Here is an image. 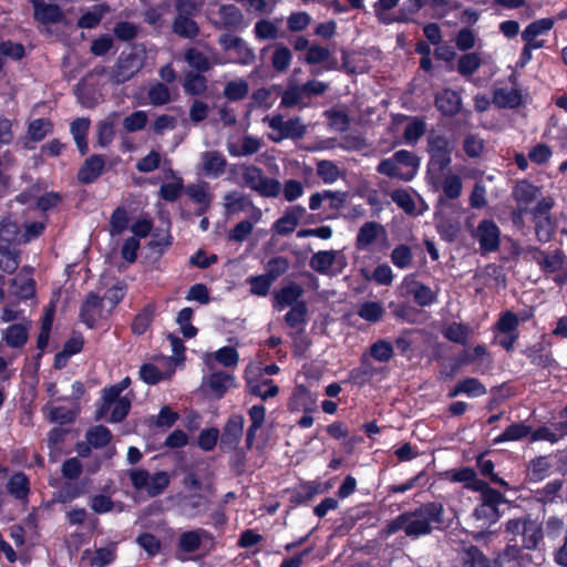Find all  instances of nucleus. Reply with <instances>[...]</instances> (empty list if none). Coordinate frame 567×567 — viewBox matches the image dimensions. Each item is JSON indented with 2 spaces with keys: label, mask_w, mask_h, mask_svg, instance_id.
<instances>
[{
  "label": "nucleus",
  "mask_w": 567,
  "mask_h": 567,
  "mask_svg": "<svg viewBox=\"0 0 567 567\" xmlns=\"http://www.w3.org/2000/svg\"><path fill=\"white\" fill-rule=\"evenodd\" d=\"M444 522V507L441 503L431 502L421 505L414 511L405 512L389 522L382 534L389 537L400 530L412 539L431 534L440 529Z\"/></svg>",
  "instance_id": "nucleus-1"
},
{
  "label": "nucleus",
  "mask_w": 567,
  "mask_h": 567,
  "mask_svg": "<svg viewBox=\"0 0 567 567\" xmlns=\"http://www.w3.org/2000/svg\"><path fill=\"white\" fill-rule=\"evenodd\" d=\"M504 533L509 540L522 539V548L533 550L543 540L542 524L529 514L507 519L503 525Z\"/></svg>",
  "instance_id": "nucleus-2"
},
{
  "label": "nucleus",
  "mask_w": 567,
  "mask_h": 567,
  "mask_svg": "<svg viewBox=\"0 0 567 567\" xmlns=\"http://www.w3.org/2000/svg\"><path fill=\"white\" fill-rule=\"evenodd\" d=\"M419 168V157L410 151L401 150L393 156L382 159L377 166V172L391 178L410 182L415 177Z\"/></svg>",
  "instance_id": "nucleus-3"
},
{
  "label": "nucleus",
  "mask_w": 567,
  "mask_h": 567,
  "mask_svg": "<svg viewBox=\"0 0 567 567\" xmlns=\"http://www.w3.org/2000/svg\"><path fill=\"white\" fill-rule=\"evenodd\" d=\"M453 148V143L445 136L433 135L429 138L427 151L430 161L426 179L433 189L439 188V174L451 164Z\"/></svg>",
  "instance_id": "nucleus-4"
},
{
  "label": "nucleus",
  "mask_w": 567,
  "mask_h": 567,
  "mask_svg": "<svg viewBox=\"0 0 567 567\" xmlns=\"http://www.w3.org/2000/svg\"><path fill=\"white\" fill-rule=\"evenodd\" d=\"M480 492V504L474 508L472 517L477 523V527L486 528L499 519L498 506L504 503V496L489 486Z\"/></svg>",
  "instance_id": "nucleus-5"
},
{
  "label": "nucleus",
  "mask_w": 567,
  "mask_h": 567,
  "mask_svg": "<svg viewBox=\"0 0 567 567\" xmlns=\"http://www.w3.org/2000/svg\"><path fill=\"white\" fill-rule=\"evenodd\" d=\"M262 122L271 130L268 137L275 143H279L288 138L299 140L303 137L307 132V127L300 117L285 120L282 115L277 114L264 117Z\"/></svg>",
  "instance_id": "nucleus-6"
},
{
  "label": "nucleus",
  "mask_w": 567,
  "mask_h": 567,
  "mask_svg": "<svg viewBox=\"0 0 567 567\" xmlns=\"http://www.w3.org/2000/svg\"><path fill=\"white\" fill-rule=\"evenodd\" d=\"M128 476L135 489L145 492L151 497L162 494L171 482L165 471L150 473L143 468H133L128 472Z\"/></svg>",
  "instance_id": "nucleus-7"
},
{
  "label": "nucleus",
  "mask_w": 567,
  "mask_h": 567,
  "mask_svg": "<svg viewBox=\"0 0 567 567\" xmlns=\"http://www.w3.org/2000/svg\"><path fill=\"white\" fill-rule=\"evenodd\" d=\"M241 177L247 187L262 197H277L281 192L280 182L266 176L262 169L255 165L243 166Z\"/></svg>",
  "instance_id": "nucleus-8"
},
{
  "label": "nucleus",
  "mask_w": 567,
  "mask_h": 567,
  "mask_svg": "<svg viewBox=\"0 0 567 567\" xmlns=\"http://www.w3.org/2000/svg\"><path fill=\"white\" fill-rule=\"evenodd\" d=\"M472 238L478 244L482 256L496 252L501 247L502 231L493 219H482L471 231Z\"/></svg>",
  "instance_id": "nucleus-9"
},
{
  "label": "nucleus",
  "mask_w": 567,
  "mask_h": 567,
  "mask_svg": "<svg viewBox=\"0 0 567 567\" xmlns=\"http://www.w3.org/2000/svg\"><path fill=\"white\" fill-rule=\"evenodd\" d=\"M535 261L547 274H555L554 281L558 285L567 282V258L560 250L546 252L534 249Z\"/></svg>",
  "instance_id": "nucleus-10"
},
{
  "label": "nucleus",
  "mask_w": 567,
  "mask_h": 567,
  "mask_svg": "<svg viewBox=\"0 0 567 567\" xmlns=\"http://www.w3.org/2000/svg\"><path fill=\"white\" fill-rule=\"evenodd\" d=\"M223 199L225 214L227 216L245 213L247 217L252 218V220L261 221L262 210L256 206L248 196L234 190L225 194Z\"/></svg>",
  "instance_id": "nucleus-11"
},
{
  "label": "nucleus",
  "mask_w": 567,
  "mask_h": 567,
  "mask_svg": "<svg viewBox=\"0 0 567 567\" xmlns=\"http://www.w3.org/2000/svg\"><path fill=\"white\" fill-rule=\"evenodd\" d=\"M209 532L203 528L185 530L179 534L177 539V558L179 560L188 559V555L198 551L206 540H212Z\"/></svg>",
  "instance_id": "nucleus-12"
},
{
  "label": "nucleus",
  "mask_w": 567,
  "mask_h": 567,
  "mask_svg": "<svg viewBox=\"0 0 567 567\" xmlns=\"http://www.w3.org/2000/svg\"><path fill=\"white\" fill-rule=\"evenodd\" d=\"M346 266L344 256L336 250H321L312 255L310 267L320 274H330L334 269L341 271Z\"/></svg>",
  "instance_id": "nucleus-13"
},
{
  "label": "nucleus",
  "mask_w": 567,
  "mask_h": 567,
  "mask_svg": "<svg viewBox=\"0 0 567 567\" xmlns=\"http://www.w3.org/2000/svg\"><path fill=\"white\" fill-rule=\"evenodd\" d=\"M554 27V20L543 18L529 23L522 32V39L532 48L542 49L545 47V40L542 38L549 33Z\"/></svg>",
  "instance_id": "nucleus-14"
},
{
  "label": "nucleus",
  "mask_w": 567,
  "mask_h": 567,
  "mask_svg": "<svg viewBox=\"0 0 567 567\" xmlns=\"http://www.w3.org/2000/svg\"><path fill=\"white\" fill-rule=\"evenodd\" d=\"M401 288L406 293L411 295L414 301L421 307L430 306L436 300L435 292L430 287L419 282L413 275L404 277Z\"/></svg>",
  "instance_id": "nucleus-15"
},
{
  "label": "nucleus",
  "mask_w": 567,
  "mask_h": 567,
  "mask_svg": "<svg viewBox=\"0 0 567 567\" xmlns=\"http://www.w3.org/2000/svg\"><path fill=\"white\" fill-rule=\"evenodd\" d=\"M142 68V62L136 54L121 55L115 64L111 80L121 84L131 80Z\"/></svg>",
  "instance_id": "nucleus-16"
},
{
  "label": "nucleus",
  "mask_w": 567,
  "mask_h": 567,
  "mask_svg": "<svg viewBox=\"0 0 567 567\" xmlns=\"http://www.w3.org/2000/svg\"><path fill=\"white\" fill-rule=\"evenodd\" d=\"M306 213V208L301 205L288 207L284 215L274 223L272 230L281 236L291 234L299 221L305 217Z\"/></svg>",
  "instance_id": "nucleus-17"
},
{
  "label": "nucleus",
  "mask_w": 567,
  "mask_h": 567,
  "mask_svg": "<svg viewBox=\"0 0 567 567\" xmlns=\"http://www.w3.org/2000/svg\"><path fill=\"white\" fill-rule=\"evenodd\" d=\"M31 321L22 319L2 330V341L11 349H22L29 339Z\"/></svg>",
  "instance_id": "nucleus-18"
},
{
  "label": "nucleus",
  "mask_w": 567,
  "mask_h": 567,
  "mask_svg": "<svg viewBox=\"0 0 567 567\" xmlns=\"http://www.w3.org/2000/svg\"><path fill=\"white\" fill-rule=\"evenodd\" d=\"M434 103L436 109L444 116H454L462 109L461 94L452 89H443L435 94Z\"/></svg>",
  "instance_id": "nucleus-19"
},
{
  "label": "nucleus",
  "mask_w": 567,
  "mask_h": 567,
  "mask_svg": "<svg viewBox=\"0 0 567 567\" xmlns=\"http://www.w3.org/2000/svg\"><path fill=\"white\" fill-rule=\"evenodd\" d=\"M227 159L218 151H206L200 154V168L205 176L219 177L225 173Z\"/></svg>",
  "instance_id": "nucleus-20"
},
{
  "label": "nucleus",
  "mask_w": 567,
  "mask_h": 567,
  "mask_svg": "<svg viewBox=\"0 0 567 567\" xmlns=\"http://www.w3.org/2000/svg\"><path fill=\"white\" fill-rule=\"evenodd\" d=\"M82 321L93 328L97 320L104 318V301L95 293H90L81 307Z\"/></svg>",
  "instance_id": "nucleus-21"
},
{
  "label": "nucleus",
  "mask_w": 567,
  "mask_h": 567,
  "mask_svg": "<svg viewBox=\"0 0 567 567\" xmlns=\"http://www.w3.org/2000/svg\"><path fill=\"white\" fill-rule=\"evenodd\" d=\"M303 289L300 285L291 281L281 287L274 296V307L281 311L287 307H293L302 296Z\"/></svg>",
  "instance_id": "nucleus-22"
},
{
  "label": "nucleus",
  "mask_w": 567,
  "mask_h": 567,
  "mask_svg": "<svg viewBox=\"0 0 567 567\" xmlns=\"http://www.w3.org/2000/svg\"><path fill=\"white\" fill-rule=\"evenodd\" d=\"M218 14V28L240 30L247 25L241 11L234 4L220 7Z\"/></svg>",
  "instance_id": "nucleus-23"
},
{
  "label": "nucleus",
  "mask_w": 567,
  "mask_h": 567,
  "mask_svg": "<svg viewBox=\"0 0 567 567\" xmlns=\"http://www.w3.org/2000/svg\"><path fill=\"white\" fill-rule=\"evenodd\" d=\"M35 282L29 269H21V271L12 279L11 289L12 293L21 299L31 298L34 295Z\"/></svg>",
  "instance_id": "nucleus-24"
},
{
  "label": "nucleus",
  "mask_w": 567,
  "mask_h": 567,
  "mask_svg": "<svg viewBox=\"0 0 567 567\" xmlns=\"http://www.w3.org/2000/svg\"><path fill=\"white\" fill-rule=\"evenodd\" d=\"M244 416L243 415H233L224 427V432L221 435V444L228 446L229 449H234L239 443L243 431H244Z\"/></svg>",
  "instance_id": "nucleus-25"
},
{
  "label": "nucleus",
  "mask_w": 567,
  "mask_h": 567,
  "mask_svg": "<svg viewBox=\"0 0 567 567\" xmlns=\"http://www.w3.org/2000/svg\"><path fill=\"white\" fill-rule=\"evenodd\" d=\"M445 476L452 482L464 483L466 488L477 492L488 486L485 482L478 480L475 471L470 467L449 471Z\"/></svg>",
  "instance_id": "nucleus-26"
},
{
  "label": "nucleus",
  "mask_w": 567,
  "mask_h": 567,
  "mask_svg": "<svg viewBox=\"0 0 567 567\" xmlns=\"http://www.w3.org/2000/svg\"><path fill=\"white\" fill-rule=\"evenodd\" d=\"M34 18L43 24L58 23L63 19V12L56 4L45 3L41 0H32Z\"/></svg>",
  "instance_id": "nucleus-27"
},
{
  "label": "nucleus",
  "mask_w": 567,
  "mask_h": 567,
  "mask_svg": "<svg viewBox=\"0 0 567 567\" xmlns=\"http://www.w3.org/2000/svg\"><path fill=\"white\" fill-rule=\"evenodd\" d=\"M475 362H477L476 371L484 372L489 368L491 360L488 359L485 346L478 344L472 350H464L460 354V364H470Z\"/></svg>",
  "instance_id": "nucleus-28"
},
{
  "label": "nucleus",
  "mask_w": 567,
  "mask_h": 567,
  "mask_svg": "<svg viewBox=\"0 0 567 567\" xmlns=\"http://www.w3.org/2000/svg\"><path fill=\"white\" fill-rule=\"evenodd\" d=\"M185 62L196 72H207L215 64H220L218 60H210L204 52L197 48H188L184 53Z\"/></svg>",
  "instance_id": "nucleus-29"
},
{
  "label": "nucleus",
  "mask_w": 567,
  "mask_h": 567,
  "mask_svg": "<svg viewBox=\"0 0 567 567\" xmlns=\"http://www.w3.org/2000/svg\"><path fill=\"white\" fill-rule=\"evenodd\" d=\"M204 382L217 398H221L235 384V379L231 374L219 371L209 374Z\"/></svg>",
  "instance_id": "nucleus-30"
},
{
  "label": "nucleus",
  "mask_w": 567,
  "mask_h": 567,
  "mask_svg": "<svg viewBox=\"0 0 567 567\" xmlns=\"http://www.w3.org/2000/svg\"><path fill=\"white\" fill-rule=\"evenodd\" d=\"M104 164V159L100 155L89 157L79 171V181L82 183L93 182L102 173Z\"/></svg>",
  "instance_id": "nucleus-31"
},
{
  "label": "nucleus",
  "mask_w": 567,
  "mask_h": 567,
  "mask_svg": "<svg viewBox=\"0 0 567 567\" xmlns=\"http://www.w3.org/2000/svg\"><path fill=\"white\" fill-rule=\"evenodd\" d=\"M250 425L247 430L246 442L250 447L256 437L257 431L264 425L266 420V408L262 404H255L248 410Z\"/></svg>",
  "instance_id": "nucleus-32"
},
{
  "label": "nucleus",
  "mask_w": 567,
  "mask_h": 567,
  "mask_svg": "<svg viewBox=\"0 0 567 567\" xmlns=\"http://www.w3.org/2000/svg\"><path fill=\"white\" fill-rule=\"evenodd\" d=\"M385 233L384 227L377 221L363 224L357 235V246L365 248L370 246L380 235Z\"/></svg>",
  "instance_id": "nucleus-33"
},
{
  "label": "nucleus",
  "mask_w": 567,
  "mask_h": 567,
  "mask_svg": "<svg viewBox=\"0 0 567 567\" xmlns=\"http://www.w3.org/2000/svg\"><path fill=\"white\" fill-rule=\"evenodd\" d=\"M462 188L463 184L458 175L449 172L444 174L442 179L439 175V188L436 190L442 189L447 199L458 198L462 194Z\"/></svg>",
  "instance_id": "nucleus-34"
},
{
  "label": "nucleus",
  "mask_w": 567,
  "mask_h": 567,
  "mask_svg": "<svg viewBox=\"0 0 567 567\" xmlns=\"http://www.w3.org/2000/svg\"><path fill=\"white\" fill-rule=\"evenodd\" d=\"M185 193L197 206L210 207L214 198L207 183L190 184L185 188Z\"/></svg>",
  "instance_id": "nucleus-35"
},
{
  "label": "nucleus",
  "mask_w": 567,
  "mask_h": 567,
  "mask_svg": "<svg viewBox=\"0 0 567 567\" xmlns=\"http://www.w3.org/2000/svg\"><path fill=\"white\" fill-rule=\"evenodd\" d=\"M262 146V141L259 137L245 135L240 145L229 144L227 150L230 155L236 157L249 156L257 153Z\"/></svg>",
  "instance_id": "nucleus-36"
},
{
  "label": "nucleus",
  "mask_w": 567,
  "mask_h": 567,
  "mask_svg": "<svg viewBox=\"0 0 567 567\" xmlns=\"http://www.w3.org/2000/svg\"><path fill=\"white\" fill-rule=\"evenodd\" d=\"M522 102L518 90L514 87H499L494 91L493 103L498 107L514 109Z\"/></svg>",
  "instance_id": "nucleus-37"
},
{
  "label": "nucleus",
  "mask_w": 567,
  "mask_h": 567,
  "mask_svg": "<svg viewBox=\"0 0 567 567\" xmlns=\"http://www.w3.org/2000/svg\"><path fill=\"white\" fill-rule=\"evenodd\" d=\"M117 113L112 112L97 124V143L102 147L109 146L115 136Z\"/></svg>",
  "instance_id": "nucleus-38"
},
{
  "label": "nucleus",
  "mask_w": 567,
  "mask_h": 567,
  "mask_svg": "<svg viewBox=\"0 0 567 567\" xmlns=\"http://www.w3.org/2000/svg\"><path fill=\"white\" fill-rule=\"evenodd\" d=\"M247 386L251 394L260 398L264 401L276 396L279 392V388L274 383L271 379L249 380Z\"/></svg>",
  "instance_id": "nucleus-39"
},
{
  "label": "nucleus",
  "mask_w": 567,
  "mask_h": 567,
  "mask_svg": "<svg viewBox=\"0 0 567 567\" xmlns=\"http://www.w3.org/2000/svg\"><path fill=\"white\" fill-rule=\"evenodd\" d=\"M249 93V84L243 78H237L225 84L223 95L231 102L244 100Z\"/></svg>",
  "instance_id": "nucleus-40"
},
{
  "label": "nucleus",
  "mask_w": 567,
  "mask_h": 567,
  "mask_svg": "<svg viewBox=\"0 0 567 567\" xmlns=\"http://www.w3.org/2000/svg\"><path fill=\"white\" fill-rule=\"evenodd\" d=\"M7 489L14 498L24 501L29 495V480L24 473H14L8 481Z\"/></svg>",
  "instance_id": "nucleus-41"
},
{
  "label": "nucleus",
  "mask_w": 567,
  "mask_h": 567,
  "mask_svg": "<svg viewBox=\"0 0 567 567\" xmlns=\"http://www.w3.org/2000/svg\"><path fill=\"white\" fill-rule=\"evenodd\" d=\"M472 333V328L461 322H452L443 331L447 340L463 346L467 343Z\"/></svg>",
  "instance_id": "nucleus-42"
},
{
  "label": "nucleus",
  "mask_w": 567,
  "mask_h": 567,
  "mask_svg": "<svg viewBox=\"0 0 567 567\" xmlns=\"http://www.w3.org/2000/svg\"><path fill=\"white\" fill-rule=\"evenodd\" d=\"M202 72L189 71L186 73L183 89L189 95H202L207 91V80Z\"/></svg>",
  "instance_id": "nucleus-43"
},
{
  "label": "nucleus",
  "mask_w": 567,
  "mask_h": 567,
  "mask_svg": "<svg viewBox=\"0 0 567 567\" xmlns=\"http://www.w3.org/2000/svg\"><path fill=\"white\" fill-rule=\"evenodd\" d=\"M173 31L179 37L192 39L198 34L199 28L189 16L177 14L173 23Z\"/></svg>",
  "instance_id": "nucleus-44"
},
{
  "label": "nucleus",
  "mask_w": 567,
  "mask_h": 567,
  "mask_svg": "<svg viewBox=\"0 0 567 567\" xmlns=\"http://www.w3.org/2000/svg\"><path fill=\"white\" fill-rule=\"evenodd\" d=\"M385 312L384 306L380 301H364L358 308V316L368 322H378Z\"/></svg>",
  "instance_id": "nucleus-45"
},
{
  "label": "nucleus",
  "mask_w": 567,
  "mask_h": 567,
  "mask_svg": "<svg viewBox=\"0 0 567 567\" xmlns=\"http://www.w3.org/2000/svg\"><path fill=\"white\" fill-rule=\"evenodd\" d=\"M391 199L406 214L420 215L422 209L416 207V203L412 195L405 189H395L391 193Z\"/></svg>",
  "instance_id": "nucleus-46"
},
{
  "label": "nucleus",
  "mask_w": 567,
  "mask_h": 567,
  "mask_svg": "<svg viewBox=\"0 0 567 567\" xmlns=\"http://www.w3.org/2000/svg\"><path fill=\"white\" fill-rule=\"evenodd\" d=\"M292 61V53L290 49L281 43L274 45V53L271 58V65L277 72L286 71Z\"/></svg>",
  "instance_id": "nucleus-47"
},
{
  "label": "nucleus",
  "mask_w": 567,
  "mask_h": 567,
  "mask_svg": "<svg viewBox=\"0 0 567 567\" xmlns=\"http://www.w3.org/2000/svg\"><path fill=\"white\" fill-rule=\"evenodd\" d=\"M174 370L163 371L157 365L145 363L140 369L141 379L148 384H156L162 380L169 378Z\"/></svg>",
  "instance_id": "nucleus-48"
},
{
  "label": "nucleus",
  "mask_w": 567,
  "mask_h": 567,
  "mask_svg": "<svg viewBox=\"0 0 567 567\" xmlns=\"http://www.w3.org/2000/svg\"><path fill=\"white\" fill-rule=\"evenodd\" d=\"M369 353L374 360L385 363L394 355V348L386 339H379L370 346Z\"/></svg>",
  "instance_id": "nucleus-49"
},
{
  "label": "nucleus",
  "mask_w": 567,
  "mask_h": 567,
  "mask_svg": "<svg viewBox=\"0 0 567 567\" xmlns=\"http://www.w3.org/2000/svg\"><path fill=\"white\" fill-rule=\"evenodd\" d=\"M259 221L247 218L237 223L228 233L227 238L230 241L243 243L252 233L254 226Z\"/></svg>",
  "instance_id": "nucleus-50"
},
{
  "label": "nucleus",
  "mask_w": 567,
  "mask_h": 567,
  "mask_svg": "<svg viewBox=\"0 0 567 567\" xmlns=\"http://www.w3.org/2000/svg\"><path fill=\"white\" fill-rule=\"evenodd\" d=\"M527 435H530V426L524 423H514L505 429V431L494 439L495 443H502L506 441H518Z\"/></svg>",
  "instance_id": "nucleus-51"
},
{
  "label": "nucleus",
  "mask_w": 567,
  "mask_h": 567,
  "mask_svg": "<svg viewBox=\"0 0 567 567\" xmlns=\"http://www.w3.org/2000/svg\"><path fill=\"white\" fill-rule=\"evenodd\" d=\"M392 264L399 269H408L413 262V252L408 245H398L390 255Z\"/></svg>",
  "instance_id": "nucleus-52"
},
{
  "label": "nucleus",
  "mask_w": 567,
  "mask_h": 567,
  "mask_svg": "<svg viewBox=\"0 0 567 567\" xmlns=\"http://www.w3.org/2000/svg\"><path fill=\"white\" fill-rule=\"evenodd\" d=\"M109 8L105 4H97L92 10L85 12L78 22V25L82 29L95 28L107 12Z\"/></svg>",
  "instance_id": "nucleus-53"
},
{
  "label": "nucleus",
  "mask_w": 567,
  "mask_h": 567,
  "mask_svg": "<svg viewBox=\"0 0 567 567\" xmlns=\"http://www.w3.org/2000/svg\"><path fill=\"white\" fill-rule=\"evenodd\" d=\"M306 316L307 306L303 301H301L291 307V309L285 316V321L290 328H300V330H303Z\"/></svg>",
  "instance_id": "nucleus-54"
},
{
  "label": "nucleus",
  "mask_w": 567,
  "mask_h": 567,
  "mask_svg": "<svg viewBox=\"0 0 567 567\" xmlns=\"http://www.w3.org/2000/svg\"><path fill=\"white\" fill-rule=\"evenodd\" d=\"M482 60L477 53H466L458 59L457 71L463 76L473 75L481 66Z\"/></svg>",
  "instance_id": "nucleus-55"
},
{
  "label": "nucleus",
  "mask_w": 567,
  "mask_h": 567,
  "mask_svg": "<svg viewBox=\"0 0 567 567\" xmlns=\"http://www.w3.org/2000/svg\"><path fill=\"white\" fill-rule=\"evenodd\" d=\"M551 463L548 456H538L530 461L528 470L533 481H543L548 476Z\"/></svg>",
  "instance_id": "nucleus-56"
},
{
  "label": "nucleus",
  "mask_w": 567,
  "mask_h": 567,
  "mask_svg": "<svg viewBox=\"0 0 567 567\" xmlns=\"http://www.w3.org/2000/svg\"><path fill=\"white\" fill-rule=\"evenodd\" d=\"M155 308L146 306L140 313H137L132 323V330L135 334H143L151 326L154 318Z\"/></svg>",
  "instance_id": "nucleus-57"
},
{
  "label": "nucleus",
  "mask_w": 567,
  "mask_h": 567,
  "mask_svg": "<svg viewBox=\"0 0 567 567\" xmlns=\"http://www.w3.org/2000/svg\"><path fill=\"white\" fill-rule=\"evenodd\" d=\"M246 282L250 286V293L258 297H266L274 284L266 275L250 276Z\"/></svg>",
  "instance_id": "nucleus-58"
},
{
  "label": "nucleus",
  "mask_w": 567,
  "mask_h": 567,
  "mask_svg": "<svg viewBox=\"0 0 567 567\" xmlns=\"http://www.w3.org/2000/svg\"><path fill=\"white\" fill-rule=\"evenodd\" d=\"M317 174L326 184H332L340 177L339 167L331 161H320L317 164Z\"/></svg>",
  "instance_id": "nucleus-59"
},
{
  "label": "nucleus",
  "mask_w": 567,
  "mask_h": 567,
  "mask_svg": "<svg viewBox=\"0 0 567 567\" xmlns=\"http://www.w3.org/2000/svg\"><path fill=\"white\" fill-rule=\"evenodd\" d=\"M148 122V116L145 111H135L123 120V127L126 132L133 133L142 131Z\"/></svg>",
  "instance_id": "nucleus-60"
},
{
  "label": "nucleus",
  "mask_w": 567,
  "mask_h": 567,
  "mask_svg": "<svg viewBox=\"0 0 567 567\" xmlns=\"http://www.w3.org/2000/svg\"><path fill=\"white\" fill-rule=\"evenodd\" d=\"M289 269V261L286 257L278 256L271 258L266 265V276L275 282L277 278L287 272Z\"/></svg>",
  "instance_id": "nucleus-61"
},
{
  "label": "nucleus",
  "mask_w": 567,
  "mask_h": 567,
  "mask_svg": "<svg viewBox=\"0 0 567 567\" xmlns=\"http://www.w3.org/2000/svg\"><path fill=\"white\" fill-rule=\"evenodd\" d=\"M86 440L93 447H103L109 444L111 440V432L107 427L97 425L87 431Z\"/></svg>",
  "instance_id": "nucleus-62"
},
{
  "label": "nucleus",
  "mask_w": 567,
  "mask_h": 567,
  "mask_svg": "<svg viewBox=\"0 0 567 567\" xmlns=\"http://www.w3.org/2000/svg\"><path fill=\"white\" fill-rule=\"evenodd\" d=\"M52 130V124L49 120L37 118L30 122L28 134L32 141H42Z\"/></svg>",
  "instance_id": "nucleus-63"
},
{
  "label": "nucleus",
  "mask_w": 567,
  "mask_h": 567,
  "mask_svg": "<svg viewBox=\"0 0 567 567\" xmlns=\"http://www.w3.org/2000/svg\"><path fill=\"white\" fill-rule=\"evenodd\" d=\"M538 189L527 182L517 184L514 190V196L520 206H527L532 203L537 195Z\"/></svg>",
  "instance_id": "nucleus-64"
}]
</instances>
